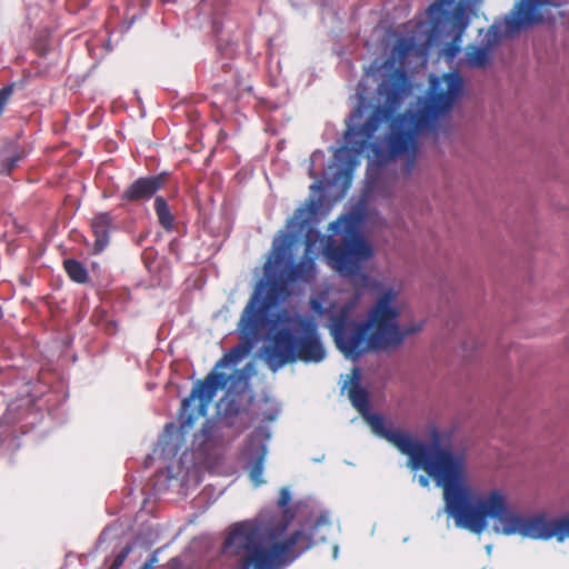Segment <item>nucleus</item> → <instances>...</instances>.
Returning a JSON list of instances; mask_svg holds the SVG:
<instances>
[{"instance_id":"1","label":"nucleus","mask_w":569,"mask_h":569,"mask_svg":"<svg viewBox=\"0 0 569 569\" xmlns=\"http://www.w3.org/2000/svg\"><path fill=\"white\" fill-rule=\"evenodd\" d=\"M240 342L226 352L214 365L213 370L198 380L181 402L179 418L181 428H192L197 420L206 417L209 406L219 390L228 387L219 407L226 416H237L242 410L239 401L249 389L251 367L234 370L230 376L219 372L228 366L238 365L252 350L258 340L263 345L260 356L268 369L276 372L297 362L319 363L327 351L318 331V322H238Z\"/></svg>"},{"instance_id":"2","label":"nucleus","mask_w":569,"mask_h":569,"mask_svg":"<svg viewBox=\"0 0 569 569\" xmlns=\"http://www.w3.org/2000/svg\"><path fill=\"white\" fill-rule=\"evenodd\" d=\"M353 378L355 381L348 392L349 399L365 417L371 430L408 456V465L412 470H425L442 488L446 512L455 519L458 528L477 535L482 533L487 528V495H475L467 485L465 456L442 448L438 440L428 446L403 431L388 428L383 417L369 412V395L359 385L357 368L353 369Z\"/></svg>"},{"instance_id":"3","label":"nucleus","mask_w":569,"mask_h":569,"mask_svg":"<svg viewBox=\"0 0 569 569\" xmlns=\"http://www.w3.org/2000/svg\"><path fill=\"white\" fill-rule=\"evenodd\" d=\"M290 501L289 489L281 488L277 502L281 511L266 510L230 527L222 552L234 560L236 569H283L312 548L320 520L284 536L295 519V511L287 508Z\"/></svg>"},{"instance_id":"4","label":"nucleus","mask_w":569,"mask_h":569,"mask_svg":"<svg viewBox=\"0 0 569 569\" xmlns=\"http://www.w3.org/2000/svg\"><path fill=\"white\" fill-rule=\"evenodd\" d=\"M322 200L310 197L299 207L287 223L291 233L281 232L273 239L272 249L264 264V276L258 282L240 320H313L302 315L288 313L284 302L291 295L289 283L309 282L316 273L315 259L309 256L311 236L307 237V250L297 263L290 253L293 236L301 234L317 217Z\"/></svg>"},{"instance_id":"5","label":"nucleus","mask_w":569,"mask_h":569,"mask_svg":"<svg viewBox=\"0 0 569 569\" xmlns=\"http://www.w3.org/2000/svg\"><path fill=\"white\" fill-rule=\"evenodd\" d=\"M409 86L408 74L401 69H397L385 78L381 89L387 94L386 106H378L370 118L361 126L356 124L362 118L361 107H358L352 112L345 133L346 144L335 150L333 160L322 171L320 179H318L313 166L316 161L325 158V153L321 150L312 152L309 174L316 181L311 184V190H323L335 187L348 174L349 170L353 169L357 164L356 157L368 148L369 140L373 137L379 124L393 117L397 109L403 102Z\"/></svg>"},{"instance_id":"6","label":"nucleus","mask_w":569,"mask_h":569,"mask_svg":"<svg viewBox=\"0 0 569 569\" xmlns=\"http://www.w3.org/2000/svg\"><path fill=\"white\" fill-rule=\"evenodd\" d=\"M446 90L440 78L433 76L427 93L419 97L416 109H410L407 116H400L393 126L390 137V149L395 153L407 150L415 137L423 129H430L438 119L451 109L463 90V79L459 72L443 74Z\"/></svg>"},{"instance_id":"7","label":"nucleus","mask_w":569,"mask_h":569,"mask_svg":"<svg viewBox=\"0 0 569 569\" xmlns=\"http://www.w3.org/2000/svg\"><path fill=\"white\" fill-rule=\"evenodd\" d=\"M399 322H329L337 348L353 361L371 350H387L399 346L406 336L422 329V322L401 331Z\"/></svg>"},{"instance_id":"8","label":"nucleus","mask_w":569,"mask_h":569,"mask_svg":"<svg viewBox=\"0 0 569 569\" xmlns=\"http://www.w3.org/2000/svg\"><path fill=\"white\" fill-rule=\"evenodd\" d=\"M488 519L496 522V529L506 536L520 535L537 540L556 538L559 542L569 538V516L548 519L538 513L523 517L515 512L508 505L507 497L500 489H493L487 495L485 522Z\"/></svg>"},{"instance_id":"9","label":"nucleus","mask_w":569,"mask_h":569,"mask_svg":"<svg viewBox=\"0 0 569 569\" xmlns=\"http://www.w3.org/2000/svg\"><path fill=\"white\" fill-rule=\"evenodd\" d=\"M335 236H341V243L329 236L323 252L329 264L341 276H357L362 262L370 259L373 249L357 227L352 216H341L330 224Z\"/></svg>"},{"instance_id":"10","label":"nucleus","mask_w":569,"mask_h":569,"mask_svg":"<svg viewBox=\"0 0 569 569\" xmlns=\"http://www.w3.org/2000/svg\"><path fill=\"white\" fill-rule=\"evenodd\" d=\"M445 2L435 1L428 8V14L435 28L441 23H451L453 29V39L446 49L448 59H455L461 51L460 42L465 30L469 26V17L466 14V2L460 1L453 9H449Z\"/></svg>"},{"instance_id":"11","label":"nucleus","mask_w":569,"mask_h":569,"mask_svg":"<svg viewBox=\"0 0 569 569\" xmlns=\"http://www.w3.org/2000/svg\"><path fill=\"white\" fill-rule=\"evenodd\" d=\"M168 178L167 172L156 176L140 177L132 181L119 196L121 207L129 203L147 202L163 188Z\"/></svg>"},{"instance_id":"12","label":"nucleus","mask_w":569,"mask_h":569,"mask_svg":"<svg viewBox=\"0 0 569 569\" xmlns=\"http://www.w3.org/2000/svg\"><path fill=\"white\" fill-rule=\"evenodd\" d=\"M542 3V0H521L506 18L507 26L512 30H518L542 21V17L539 14Z\"/></svg>"},{"instance_id":"13","label":"nucleus","mask_w":569,"mask_h":569,"mask_svg":"<svg viewBox=\"0 0 569 569\" xmlns=\"http://www.w3.org/2000/svg\"><path fill=\"white\" fill-rule=\"evenodd\" d=\"M90 228L94 237L92 252L99 254L109 246L111 232L116 230L114 217L108 211L98 212L91 219Z\"/></svg>"},{"instance_id":"14","label":"nucleus","mask_w":569,"mask_h":569,"mask_svg":"<svg viewBox=\"0 0 569 569\" xmlns=\"http://www.w3.org/2000/svg\"><path fill=\"white\" fill-rule=\"evenodd\" d=\"M249 452H250V468L249 476L252 483L258 487L264 481L262 479L264 460L268 452L267 445L259 442L256 446V436H251L249 439Z\"/></svg>"},{"instance_id":"15","label":"nucleus","mask_w":569,"mask_h":569,"mask_svg":"<svg viewBox=\"0 0 569 569\" xmlns=\"http://www.w3.org/2000/svg\"><path fill=\"white\" fill-rule=\"evenodd\" d=\"M396 293L392 290L386 291L369 311L365 320H398L399 311L393 307Z\"/></svg>"},{"instance_id":"16","label":"nucleus","mask_w":569,"mask_h":569,"mask_svg":"<svg viewBox=\"0 0 569 569\" xmlns=\"http://www.w3.org/2000/svg\"><path fill=\"white\" fill-rule=\"evenodd\" d=\"M153 208H154L156 216L158 218V222L164 229V231H167V232L174 231L176 218H174V214L172 213L167 200L161 196L154 197Z\"/></svg>"},{"instance_id":"17","label":"nucleus","mask_w":569,"mask_h":569,"mask_svg":"<svg viewBox=\"0 0 569 569\" xmlns=\"http://www.w3.org/2000/svg\"><path fill=\"white\" fill-rule=\"evenodd\" d=\"M29 152L28 147L12 143L10 146V153L0 161V173L10 174L19 162L28 157Z\"/></svg>"},{"instance_id":"18","label":"nucleus","mask_w":569,"mask_h":569,"mask_svg":"<svg viewBox=\"0 0 569 569\" xmlns=\"http://www.w3.org/2000/svg\"><path fill=\"white\" fill-rule=\"evenodd\" d=\"M63 267L69 278L77 283H86L89 280V273L84 264L76 259H66Z\"/></svg>"},{"instance_id":"19","label":"nucleus","mask_w":569,"mask_h":569,"mask_svg":"<svg viewBox=\"0 0 569 569\" xmlns=\"http://www.w3.org/2000/svg\"><path fill=\"white\" fill-rule=\"evenodd\" d=\"M467 61L471 67H486L490 62L489 49L477 46L468 47Z\"/></svg>"},{"instance_id":"20","label":"nucleus","mask_w":569,"mask_h":569,"mask_svg":"<svg viewBox=\"0 0 569 569\" xmlns=\"http://www.w3.org/2000/svg\"><path fill=\"white\" fill-rule=\"evenodd\" d=\"M133 546L131 543L126 545L121 551L116 556L109 569H119L128 556L132 552Z\"/></svg>"},{"instance_id":"21","label":"nucleus","mask_w":569,"mask_h":569,"mask_svg":"<svg viewBox=\"0 0 569 569\" xmlns=\"http://www.w3.org/2000/svg\"><path fill=\"white\" fill-rule=\"evenodd\" d=\"M13 89V83H9L0 89V116L2 114L9 99L11 98Z\"/></svg>"},{"instance_id":"22","label":"nucleus","mask_w":569,"mask_h":569,"mask_svg":"<svg viewBox=\"0 0 569 569\" xmlns=\"http://www.w3.org/2000/svg\"><path fill=\"white\" fill-rule=\"evenodd\" d=\"M412 46L411 43L406 39H400L397 44L393 48V51L400 57L405 58L409 54Z\"/></svg>"},{"instance_id":"23","label":"nucleus","mask_w":569,"mask_h":569,"mask_svg":"<svg viewBox=\"0 0 569 569\" xmlns=\"http://www.w3.org/2000/svg\"><path fill=\"white\" fill-rule=\"evenodd\" d=\"M212 29L216 36H219L222 32V22L220 21L217 12H213L212 14Z\"/></svg>"},{"instance_id":"24","label":"nucleus","mask_w":569,"mask_h":569,"mask_svg":"<svg viewBox=\"0 0 569 569\" xmlns=\"http://www.w3.org/2000/svg\"><path fill=\"white\" fill-rule=\"evenodd\" d=\"M157 561V555L152 553L150 558L139 569H152Z\"/></svg>"},{"instance_id":"25","label":"nucleus","mask_w":569,"mask_h":569,"mask_svg":"<svg viewBox=\"0 0 569 569\" xmlns=\"http://www.w3.org/2000/svg\"><path fill=\"white\" fill-rule=\"evenodd\" d=\"M201 432L203 433L204 437H207L210 432V426H209V421H206V423L203 425V428L201 429Z\"/></svg>"},{"instance_id":"26","label":"nucleus","mask_w":569,"mask_h":569,"mask_svg":"<svg viewBox=\"0 0 569 569\" xmlns=\"http://www.w3.org/2000/svg\"><path fill=\"white\" fill-rule=\"evenodd\" d=\"M419 482H420V485H421V486H423V487H426V486H428V485H429V480H428V478H427V477H425V476H420V478H419Z\"/></svg>"},{"instance_id":"27","label":"nucleus","mask_w":569,"mask_h":569,"mask_svg":"<svg viewBox=\"0 0 569 569\" xmlns=\"http://www.w3.org/2000/svg\"><path fill=\"white\" fill-rule=\"evenodd\" d=\"M328 320H339V321H342V320H349L347 317L345 316H330Z\"/></svg>"},{"instance_id":"28","label":"nucleus","mask_w":569,"mask_h":569,"mask_svg":"<svg viewBox=\"0 0 569 569\" xmlns=\"http://www.w3.org/2000/svg\"><path fill=\"white\" fill-rule=\"evenodd\" d=\"M20 281L24 286H29L30 284V279L27 276L20 277Z\"/></svg>"},{"instance_id":"29","label":"nucleus","mask_w":569,"mask_h":569,"mask_svg":"<svg viewBox=\"0 0 569 569\" xmlns=\"http://www.w3.org/2000/svg\"><path fill=\"white\" fill-rule=\"evenodd\" d=\"M320 307L319 302H315L313 308Z\"/></svg>"}]
</instances>
